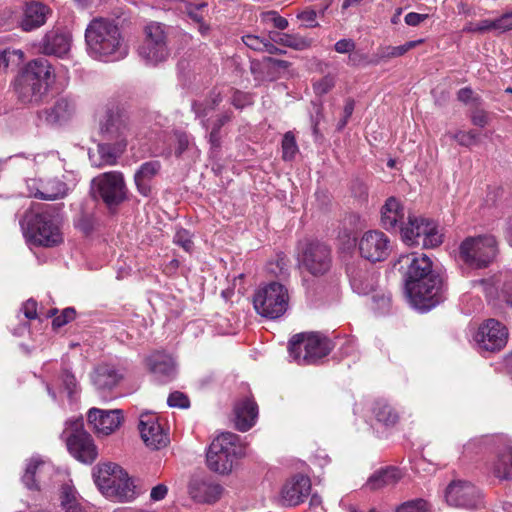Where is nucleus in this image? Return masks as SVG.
Instances as JSON below:
<instances>
[{
  "mask_svg": "<svg viewBox=\"0 0 512 512\" xmlns=\"http://www.w3.org/2000/svg\"><path fill=\"white\" fill-rule=\"evenodd\" d=\"M49 124H61L68 121L75 112V103L67 98H58L52 107L43 111Z\"/></svg>",
  "mask_w": 512,
  "mask_h": 512,
  "instance_id": "c85d7f7f",
  "label": "nucleus"
},
{
  "mask_svg": "<svg viewBox=\"0 0 512 512\" xmlns=\"http://www.w3.org/2000/svg\"><path fill=\"white\" fill-rule=\"evenodd\" d=\"M453 139H455L461 146L469 147L478 143L479 133L475 130H470L468 132L459 131L453 135Z\"/></svg>",
  "mask_w": 512,
  "mask_h": 512,
  "instance_id": "864d4df0",
  "label": "nucleus"
},
{
  "mask_svg": "<svg viewBox=\"0 0 512 512\" xmlns=\"http://www.w3.org/2000/svg\"><path fill=\"white\" fill-rule=\"evenodd\" d=\"M69 453L78 461L91 464L98 456L97 447L91 435L84 429L83 418L69 420L62 433Z\"/></svg>",
  "mask_w": 512,
  "mask_h": 512,
  "instance_id": "6e6552de",
  "label": "nucleus"
},
{
  "mask_svg": "<svg viewBox=\"0 0 512 512\" xmlns=\"http://www.w3.org/2000/svg\"><path fill=\"white\" fill-rule=\"evenodd\" d=\"M269 37L271 41L277 44L296 50H302L308 47V42L306 39L287 33L270 32Z\"/></svg>",
  "mask_w": 512,
  "mask_h": 512,
  "instance_id": "c03bdc74",
  "label": "nucleus"
},
{
  "mask_svg": "<svg viewBox=\"0 0 512 512\" xmlns=\"http://www.w3.org/2000/svg\"><path fill=\"white\" fill-rule=\"evenodd\" d=\"M23 235L34 246L53 247L63 241L59 226H21Z\"/></svg>",
  "mask_w": 512,
  "mask_h": 512,
  "instance_id": "aec40b11",
  "label": "nucleus"
},
{
  "mask_svg": "<svg viewBox=\"0 0 512 512\" xmlns=\"http://www.w3.org/2000/svg\"><path fill=\"white\" fill-rule=\"evenodd\" d=\"M50 8L39 1L26 2L18 20L19 27L26 32L32 31L46 23Z\"/></svg>",
  "mask_w": 512,
  "mask_h": 512,
  "instance_id": "412c9836",
  "label": "nucleus"
},
{
  "mask_svg": "<svg viewBox=\"0 0 512 512\" xmlns=\"http://www.w3.org/2000/svg\"><path fill=\"white\" fill-rule=\"evenodd\" d=\"M474 339L481 350L498 352L507 343L508 331L502 323L491 318L479 326Z\"/></svg>",
  "mask_w": 512,
  "mask_h": 512,
  "instance_id": "4468645a",
  "label": "nucleus"
},
{
  "mask_svg": "<svg viewBox=\"0 0 512 512\" xmlns=\"http://www.w3.org/2000/svg\"><path fill=\"white\" fill-rule=\"evenodd\" d=\"M76 316V311L72 307L65 308L62 313L52 320V327L54 329H58L68 324L72 320H74Z\"/></svg>",
  "mask_w": 512,
  "mask_h": 512,
  "instance_id": "5fc2aeb1",
  "label": "nucleus"
},
{
  "mask_svg": "<svg viewBox=\"0 0 512 512\" xmlns=\"http://www.w3.org/2000/svg\"><path fill=\"white\" fill-rule=\"evenodd\" d=\"M221 101V94L216 91H211L204 101L192 102L191 109L194 112L196 118L202 119V127L206 130L209 128V120L205 119V117L209 114L210 111L214 110L221 103Z\"/></svg>",
  "mask_w": 512,
  "mask_h": 512,
  "instance_id": "2f4dec72",
  "label": "nucleus"
},
{
  "mask_svg": "<svg viewBox=\"0 0 512 512\" xmlns=\"http://www.w3.org/2000/svg\"><path fill=\"white\" fill-rule=\"evenodd\" d=\"M76 490L69 486L63 485L61 488V505L65 512H84L81 504L78 502L76 497Z\"/></svg>",
  "mask_w": 512,
  "mask_h": 512,
  "instance_id": "a18cd8bd",
  "label": "nucleus"
},
{
  "mask_svg": "<svg viewBox=\"0 0 512 512\" xmlns=\"http://www.w3.org/2000/svg\"><path fill=\"white\" fill-rule=\"evenodd\" d=\"M100 133L103 141L122 142L127 145L130 135L128 119L119 111L109 110L101 124Z\"/></svg>",
  "mask_w": 512,
  "mask_h": 512,
  "instance_id": "f3484780",
  "label": "nucleus"
},
{
  "mask_svg": "<svg viewBox=\"0 0 512 512\" xmlns=\"http://www.w3.org/2000/svg\"><path fill=\"white\" fill-rule=\"evenodd\" d=\"M423 39L408 41L400 46H384L380 47L377 56L380 60L400 57L406 54L409 50L417 47L423 43Z\"/></svg>",
  "mask_w": 512,
  "mask_h": 512,
  "instance_id": "79ce46f5",
  "label": "nucleus"
},
{
  "mask_svg": "<svg viewBox=\"0 0 512 512\" xmlns=\"http://www.w3.org/2000/svg\"><path fill=\"white\" fill-rule=\"evenodd\" d=\"M242 40L247 47L255 51H264L268 41L256 35H245Z\"/></svg>",
  "mask_w": 512,
  "mask_h": 512,
  "instance_id": "4d7b16f0",
  "label": "nucleus"
},
{
  "mask_svg": "<svg viewBox=\"0 0 512 512\" xmlns=\"http://www.w3.org/2000/svg\"><path fill=\"white\" fill-rule=\"evenodd\" d=\"M333 347L332 341L324 334L310 332L294 335L289 341L288 350L299 364L309 365L326 357Z\"/></svg>",
  "mask_w": 512,
  "mask_h": 512,
  "instance_id": "423d86ee",
  "label": "nucleus"
},
{
  "mask_svg": "<svg viewBox=\"0 0 512 512\" xmlns=\"http://www.w3.org/2000/svg\"><path fill=\"white\" fill-rule=\"evenodd\" d=\"M42 188L44 200L47 201L64 198L69 190L67 184L58 178H52L42 182Z\"/></svg>",
  "mask_w": 512,
  "mask_h": 512,
  "instance_id": "a19ab883",
  "label": "nucleus"
},
{
  "mask_svg": "<svg viewBox=\"0 0 512 512\" xmlns=\"http://www.w3.org/2000/svg\"><path fill=\"white\" fill-rule=\"evenodd\" d=\"M87 420L96 433L109 435L121 425L123 413L120 409L102 410L91 408L88 411Z\"/></svg>",
  "mask_w": 512,
  "mask_h": 512,
  "instance_id": "6ab92c4d",
  "label": "nucleus"
},
{
  "mask_svg": "<svg viewBox=\"0 0 512 512\" xmlns=\"http://www.w3.org/2000/svg\"><path fill=\"white\" fill-rule=\"evenodd\" d=\"M338 239L341 245L348 249L354 247L356 243H358L353 231L346 227L339 231Z\"/></svg>",
  "mask_w": 512,
  "mask_h": 512,
  "instance_id": "13d9d810",
  "label": "nucleus"
},
{
  "mask_svg": "<svg viewBox=\"0 0 512 512\" xmlns=\"http://www.w3.org/2000/svg\"><path fill=\"white\" fill-rule=\"evenodd\" d=\"M446 501L450 506L474 508L480 502V492L471 482L457 480L446 488Z\"/></svg>",
  "mask_w": 512,
  "mask_h": 512,
  "instance_id": "dca6fc26",
  "label": "nucleus"
},
{
  "mask_svg": "<svg viewBox=\"0 0 512 512\" xmlns=\"http://www.w3.org/2000/svg\"><path fill=\"white\" fill-rule=\"evenodd\" d=\"M144 34L139 55L153 65L165 61L170 55L168 27L159 22H151L145 26Z\"/></svg>",
  "mask_w": 512,
  "mask_h": 512,
  "instance_id": "9b49d317",
  "label": "nucleus"
},
{
  "mask_svg": "<svg viewBox=\"0 0 512 512\" xmlns=\"http://www.w3.org/2000/svg\"><path fill=\"white\" fill-rule=\"evenodd\" d=\"M138 428L142 440L152 449H161L169 443L168 434L158 423L157 417L154 414H142L139 419Z\"/></svg>",
  "mask_w": 512,
  "mask_h": 512,
  "instance_id": "a211bd4d",
  "label": "nucleus"
},
{
  "mask_svg": "<svg viewBox=\"0 0 512 512\" xmlns=\"http://www.w3.org/2000/svg\"><path fill=\"white\" fill-rule=\"evenodd\" d=\"M497 253L496 239L492 235L467 237L459 246V258L470 268L487 267Z\"/></svg>",
  "mask_w": 512,
  "mask_h": 512,
  "instance_id": "1a4fd4ad",
  "label": "nucleus"
},
{
  "mask_svg": "<svg viewBox=\"0 0 512 512\" xmlns=\"http://www.w3.org/2000/svg\"><path fill=\"white\" fill-rule=\"evenodd\" d=\"M266 270L280 281H284L289 277V259L284 253H279L275 259L267 263Z\"/></svg>",
  "mask_w": 512,
  "mask_h": 512,
  "instance_id": "37998d69",
  "label": "nucleus"
},
{
  "mask_svg": "<svg viewBox=\"0 0 512 512\" xmlns=\"http://www.w3.org/2000/svg\"><path fill=\"white\" fill-rule=\"evenodd\" d=\"M45 462L39 458H31L27 463L22 482L30 490H39L37 475L44 468Z\"/></svg>",
  "mask_w": 512,
  "mask_h": 512,
  "instance_id": "ea45409f",
  "label": "nucleus"
},
{
  "mask_svg": "<svg viewBox=\"0 0 512 512\" xmlns=\"http://www.w3.org/2000/svg\"><path fill=\"white\" fill-rule=\"evenodd\" d=\"M266 20L273 23L274 27L279 30H284L288 27L289 23L287 19L278 15L276 11H268L265 13Z\"/></svg>",
  "mask_w": 512,
  "mask_h": 512,
  "instance_id": "e2e57ef3",
  "label": "nucleus"
},
{
  "mask_svg": "<svg viewBox=\"0 0 512 512\" xmlns=\"http://www.w3.org/2000/svg\"><path fill=\"white\" fill-rule=\"evenodd\" d=\"M298 264L310 276L324 278L333 269L332 247L319 239L305 238L298 243Z\"/></svg>",
  "mask_w": 512,
  "mask_h": 512,
  "instance_id": "39448f33",
  "label": "nucleus"
},
{
  "mask_svg": "<svg viewBox=\"0 0 512 512\" xmlns=\"http://www.w3.org/2000/svg\"><path fill=\"white\" fill-rule=\"evenodd\" d=\"M394 268L402 274L405 291L415 308L427 311L443 301L442 278L433 272L428 256L416 253L401 255Z\"/></svg>",
  "mask_w": 512,
  "mask_h": 512,
  "instance_id": "f257e3e1",
  "label": "nucleus"
},
{
  "mask_svg": "<svg viewBox=\"0 0 512 512\" xmlns=\"http://www.w3.org/2000/svg\"><path fill=\"white\" fill-rule=\"evenodd\" d=\"M478 33L483 34L489 31L505 32L512 29V12L506 13L501 17L490 20L484 19L477 22Z\"/></svg>",
  "mask_w": 512,
  "mask_h": 512,
  "instance_id": "e433bc0d",
  "label": "nucleus"
},
{
  "mask_svg": "<svg viewBox=\"0 0 512 512\" xmlns=\"http://www.w3.org/2000/svg\"><path fill=\"white\" fill-rule=\"evenodd\" d=\"M298 152L295 136L292 132H286L282 139V157L285 161L294 159Z\"/></svg>",
  "mask_w": 512,
  "mask_h": 512,
  "instance_id": "de8ad7c7",
  "label": "nucleus"
},
{
  "mask_svg": "<svg viewBox=\"0 0 512 512\" xmlns=\"http://www.w3.org/2000/svg\"><path fill=\"white\" fill-rule=\"evenodd\" d=\"M22 309L26 318L30 320L37 318V302L34 299H28Z\"/></svg>",
  "mask_w": 512,
  "mask_h": 512,
  "instance_id": "338daca9",
  "label": "nucleus"
},
{
  "mask_svg": "<svg viewBox=\"0 0 512 512\" xmlns=\"http://www.w3.org/2000/svg\"><path fill=\"white\" fill-rule=\"evenodd\" d=\"M85 40L90 54L97 59L117 61L128 54L119 27L108 19H93L86 28Z\"/></svg>",
  "mask_w": 512,
  "mask_h": 512,
  "instance_id": "f03ea898",
  "label": "nucleus"
},
{
  "mask_svg": "<svg viewBox=\"0 0 512 512\" xmlns=\"http://www.w3.org/2000/svg\"><path fill=\"white\" fill-rule=\"evenodd\" d=\"M232 119V112H224L217 115L212 122L211 130L208 134V142L210 144V153L215 156L221 149V128Z\"/></svg>",
  "mask_w": 512,
  "mask_h": 512,
  "instance_id": "f704fd0d",
  "label": "nucleus"
},
{
  "mask_svg": "<svg viewBox=\"0 0 512 512\" xmlns=\"http://www.w3.org/2000/svg\"><path fill=\"white\" fill-rule=\"evenodd\" d=\"M224 488L210 479L196 478L189 483V494L200 503L212 504L222 496Z\"/></svg>",
  "mask_w": 512,
  "mask_h": 512,
  "instance_id": "5701e85b",
  "label": "nucleus"
},
{
  "mask_svg": "<svg viewBox=\"0 0 512 512\" xmlns=\"http://www.w3.org/2000/svg\"><path fill=\"white\" fill-rule=\"evenodd\" d=\"M161 164L159 161H148L143 163L140 168L136 171L141 177L152 180L160 171Z\"/></svg>",
  "mask_w": 512,
  "mask_h": 512,
  "instance_id": "8fccbe9b",
  "label": "nucleus"
},
{
  "mask_svg": "<svg viewBox=\"0 0 512 512\" xmlns=\"http://www.w3.org/2000/svg\"><path fill=\"white\" fill-rule=\"evenodd\" d=\"M126 150V144L112 141H104L103 143L98 144V153L101 158V165H115L117 163L118 158L124 153Z\"/></svg>",
  "mask_w": 512,
  "mask_h": 512,
  "instance_id": "c9c22d12",
  "label": "nucleus"
},
{
  "mask_svg": "<svg viewBox=\"0 0 512 512\" xmlns=\"http://www.w3.org/2000/svg\"><path fill=\"white\" fill-rule=\"evenodd\" d=\"M289 299L287 287L279 281H271L255 292L253 304L262 317L277 319L287 311Z\"/></svg>",
  "mask_w": 512,
  "mask_h": 512,
  "instance_id": "0eeeda50",
  "label": "nucleus"
},
{
  "mask_svg": "<svg viewBox=\"0 0 512 512\" xmlns=\"http://www.w3.org/2000/svg\"><path fill=\"white\" fill-rule=\"evenodd\" d=\"M401 477L402 475L398 468L387 467L371 475L367 481V486L371 490H378L383 487L395 485Z\"/></svg>",
  "mask_w": 512,
  "mask_h": 512,
  "instance_id": "7c9ffc66",
  "label": "nucleus"
},
{
  "mask_svg": "<svg viewBox=\"0 0 512 512\" xmlns=\"http://www.w3.org/2000/svg\"><path fill=\"white\" fill-rule=\"evenodd\" d=\"M310 490V479L304 475H296L282 488L281 502L284 506H296L303 502Z\"/></svg>",
  "mask_w": 512,
  "mask_h": 512,
  "instance_id": "4be33fe9",
  "label": "nucleus"
},
{
  "mask_svg": "<svg viewBox=\"0 0 512 512\" xmlns=\"http://www.w3.org/2000/svg\"><path fill=\"white\" fill-rule=\"evenodd\" d=\"M62 384L65 390L68 393L69 397H72L73 394L77 391V380L74 374L66 367L62 368L60 375Z\"/></svg>",
  "mask_w": 512,
  "mask_h": 512,
  "instance_id": "3c124183",
  "label": "nucleus"
},
{
  "mask_svg": "<svg viewBox=\"0 0 512 512\" xmlns=\"http://www.w3.org/2000/svg\"><path fill=\"white\" fill-rule=\"evenodd\" d=\"M121 376L117 370L107 364L99 365L92 375V381L97 390L104 392L112 390L119 382Z\"/></svg>",
  "mask_w": 512,
  "mask_h": 512,
  "instance_id": "c756f323",
  "label": "nucleus"
},
{
  "mask_svg": "<svg viewBox=\"0 0 512 512\" xmlns=\"http://www.w3.org/2000/svg\"><path fill=\"white\" fill-rule=\"evenodd\" d=\"M50 62L43 57L30 61L15 79V92L23 104H39L53 82Z\"/></svg>",
  "mask_w": 512,
  "mask_h": 512,
  "instance_id": "7ed1b4c3",
  "label": "nucleus"
},
{
  "mask_svg": "<svg viewBox=\"0 0 512 512\" xmlns=\"http://www.w3.org/2000/svg\"><path fill=\"white\" fill-rule=\"evenodd\" d=\"M358 250L362 260L371 263L386 260L391 252L388 236L379 230H368L358 240Z\"/></svg>",
  "mask_w": 512,
  "mask_h": 512,
  "instance_id": "ddd939ff",
  "label": "nucleus"
},
{
  "mask_svg": "<svg viewBox=\"0 0 512 512\" xmlns=\"http://www.w3.org/2000/svg\"><path fill=\"white\" fill-rule=\"evenodd\" d=\"M471 121L475 126L483 128L489 122L488 114L482 109H476L472 113Z\"/></svg>",
  "mask_w": 512,
  "mask_h": 512,
  "instance_id": "69168bd1",
  "label": "nucleus"
},
{
  "mask_svg": "<svg viewBox=\"0 0 512 512\" xmlns=\"http://www.w3.org/2000/svg\"><path fill=\"white\" fill-rule=\"evenodd\" d=\"M124 472L115 463L99 464L93 472L94 482L104 495H111V489L115 487Z\"/></svg>",
  "mask_w": 512,
  "mask_h": 512,
  "instance_id": "393cba45",
  "label": "nucleus"
},
{
  "mask_svg": "<svg viewBox=\"0 0 512 512\" xmlns=\"http://www.w3.org/2000/svg\"><path fill=\"white\" fill-rule=\"evenodd\" d=\"M194 233L186 228H179L173 237V243L180 246L185 252L192 253L194 250Z\"/></svg>",
  "mask_w": 512,
  "mask_h": 512,
  "instance_id": "49530a36",
  "label": "nucleus"
},
{
  "mask_svg": "<svg viewBox=\"0 0 512 512\" xmlns=\"http://www.w3.org/2000/svg\"><path fill=\"white\" fill-rule=\"evenodd\" d=\"M167 404L170 407H177L181 409L188 408L190 406L189 398L186 394L180 391H174L170 393Z\"/></svg>",
  "mask_w": 512,
  "mask_h": 512,
  "instance_id": "6e6d98bb",
  "label": "nucleus"
},
{
  "mask_svg": "<svg viewBox=\"0 0 512 512\" xmlns=\"http://www.w3.org/2000/svg\"><path fill=\"white\" fill-rule=\"evenodd\" d=\"M258 416V406L253 399L244 398L234 406V425L241 432L251 429Z\"/></svg>",
  "mask_w": 512,
  "mask_h": 512,
  "instance_id": "a878e982",
  "label": "nucleus"
},
{
  "mask_svg": "<svg viewBox=\"0 0 512 512\" xmlns=\"http://www.w3.org/2000/svg\"><path fill=\"white\" fill-rule=\"evenodd\" d=\"M267 61L270 79L274 78L275 73L279 72L280 70H286L290 66L288 61L275 59L270 56H267Z\"/></svg>",
  "mask_w": 512,
  "mask_h": 512,
  "instance_id": "680f3d73",
  "label": "nucleus"
},
{
  "mask_svg": "<svg viewBox=\"0 0 512 512\" xmlns=\"http://www.w3.org/2000/svg\"><path fill=\"white\" fill-rule=\"evenodd\" d=\"M107 496L115 497L120 502H128L135 498V485L128 477V474L126 472H124V475L121 476L115 487L111 489V495Z\"/></svg>",
  "mask_w": 512,
  "mask_h": 512,
  "instance_id": "58836bf2",
  "label": "nucleus"
},
{
  "mask_svg": "<svg viewBox=\"0 0 512 512\" xmlns=\"http://www.w3.org/2000/svg\"><path fill=\"white\" fill-rule=\"evenodd\" d=\"M372 412L376 420L386 427H392L399 421L397 411L385 400H376L373 404Z\"/></svg>",
  "mask_w": 512,
  "mask_h": 512,
  "instance_id": "72a5a7b5",
  "label": "nucleus"
},
{
  "mask_svg": "<svg viewBox=\"0 0 512 512\" xmlns=\"http://www.w3.org/2000/svg\"><path fill=\"white\" fill-rule=\"evenodd\" d=\"M345 272L350 286L359 295L375 291L378 275L364 260L350 256L344 260Z\"/></svg>",
  "mask_w": 512,
  "mask_h": 512,
  "instance_id": "f8f14e48",
  "label": "nucleus"
},
{
  "mask_svg": "<svg viewBox=\"0 0 512 512\" xmlns=\"http://www.w3.org/2000/svg\"><path fill=\"white\" fill-rule=\"evenodd\" d=\"M63 204L60 205H42L35 204L25 212L23 222L20 224H57L60 221V211Z\"/></svg>",
  "mask_w": 512,
  "mask_h": 512,
  "instance_id": "bb28decb",
  "label": "nucleus"
},
{
  "mask_svg": "<svg viewBox=\"0 0 512 512\" xmlns=\"http://www.w3.org/2000/svg\"><path fill=\"white\" fill-rule=\"evenodd\" d=\"M245 454L240 437L232 432H222L213 439L206 452L207 467L218 474L231 473L237 460Z\"/></svg>",
  "mask_w": 512,
  "mask_h": 512,
  "instance_id": "20e7f679",
  "label": "nucleus"
},
{
  "mask_svg": "<svg viewBox=\"0 0 512 512\" xmlns=\"http://www.w3.org/2000/svg\"><path fill=\"white\" fill-rule=\"evenodd\" d=\"M400 235L409 246L436 248L444 241V231L440 226H401Z\"/></svg>",
  "mask_w": 512,
  "mask_h": 512,
  "instance_id": "2eb2a0df",
  "label": "nucleus"
},
{
  "mask_svg": "<svg viewBox=\"0 0 512 512\" xmlns=\"http://www.w3.org/2000/svg\"><path fill=\"white\" fill-rule=\"evenodd\" d=\"M250 72L259 81L270 78L267 56L263 57L262 60H252L250 62Z\"/></svg>",
  "mask_w": 512,
  "mask_h": 512,
  "instance_id": "09e8293b",
  "label": "nucleus"
},
{
  "mask_svg": "<svg viewBox=\"0 0 512 512\" xmlns=\"http://www.w3.org/2000/svg\"><path fill=\"white\" fill-rule=\"evenodd\" d=\"M71 46V35L68 32L52 30L45 34L41 42V50L46 55L62 57Z\"/></svg>",
  "mask_w": 512,
  "mask_h": 512,
  "instance_id": "cd10ccee",
  "label": "nucleus"
},
{
  "mask_svg": "<svg viewBox=\"0 0 512 512\" xmlns=\"http://www.w3.org/2000/svg\"><path fill=\"white\" fill-rule=\"evenodd\" d=\"M396 512H428V504L424 499H414L400 505Z\"/></svg>",
  "mask_w": 512,
  "mask_h": 512,
  "instance_id": "603ef678",
  "label": "nucleus"
},
{
  "mask_svg": "<svg viewBox=\"0 0 512 512\" xmlns=\"http://www.w3.org/2000/svg\"><path fill=\"white\" fill-rule=\"evenodd\" d=\"M333 86V80L331 78L325 77L314 85V89L317 94L322 95L328 93Z\"/></svg>",
  "mask_w": 512,
  "mask_h": 512,
  "instance_id": "774afa93",
  "label": "nucleus"
},
{
  "mask_svg": "<svg viewBox=\"0 0 512 512\" xmlns=\"http://www.w3.org/2000/svg\"><path fill=\"white\" fill-rule=\"evenodd\" d=\"M147 366L160 383H167L176 376L174 359L163 352H154L146 359Z\"/></svg>",
  "mask_w": 512,
  "mask_h": 512,
  "instance_id": "b1692460",
  "label": "nucleus"
},
{
  "mask_svg": "<svg viewBox=\"0 0 512 512\" xmlns=\"http://www.w3.org/2000/svg\"><path fill=\"white\" fill-rule=\"evenodd\" d=\"M383 224H398L402 222L404 208L395 197H389L381 209Z\"/></svg>",
  "mask_w": 512,
  "mask_h": 512,
  "instance_id": "4c0bfd02",
  "label": "nucleus"
},
{
  "mask_svg": "<svg viewBox=\"0 0 512 512\" xmlns=\"http://www.w3.org/2000/svg\"><path fill=\"white\" fill-rule=\"evenodd\" d=\"M42 182L43 181L37 179H28L26 181L29 196L44 200Z\"/></svg>",
  "mask_w": 512,
  "mask_h": 512,
  "instance_id": "052dcab7",
  "label": "nucleus"
},
{
  "mask_svg": "<svg viewBox=\"0 0 512 512\" xmlns=\"http://www.w3.org/2000/svg\"><path fill=\"white\" fill-rule=\"evenodd\" d=\"M92 190L109 210H114L128 200V188L120 171L105 172L93 178Z\"/></svg>",
  "mask_w": 512,
  "mask_h": 512,
  "instance_id": "9d476101",
  "label": "nucleus"
},
{
  "mask_svg": "<svg viewBox=\"0 0 512 512\" xmlns=\"http://www.w3.org/2000/svg\"><path fill=\"white\" fill-rule=\"evenodd\" d=\"M495 477L502 480L512 479V448L504 447L499 450L492 464Z\"/></svg>",
  "mask_w": 512,
  "mask_h": 512,
  "instance_id": "473e14b6",
  "label": "nucleus"
},
{
  "mask_svg": "<svg viewBox=\"0 0 512 512\" xmlns=\"http://www.w3.org/2000/svg\"><path fill=\"white\" fill-rule=\"evenodd\" d=\"M150 180H147L143 177H141L139 174L135 173L134 175V183L136 186V189L139 194H141L144 197H149L152 192V187L150 184Z\"/></svg>",
  "mask_w": 512,
  "mask_h": 512,
  "instance_id": "bf43d9fd",
  "label": "nucleus"
},
{
  "mask_svg": "<svg viewBox=\"0 0 512 512\" xmlns=\"http://www.w3.org/2000/svg\"><path fill=\"white\" fill-rule=\"evenodd\" d=\"M317 13L313 9H306L297 15V18L306 23V27H317L319 24L316 21Z\"/></svg>",
  "mask_w": 512,
  "mask_h": 512,
  "instance_id": "0e129e2a",
  "label": "nucleus"
}]
</instances>
